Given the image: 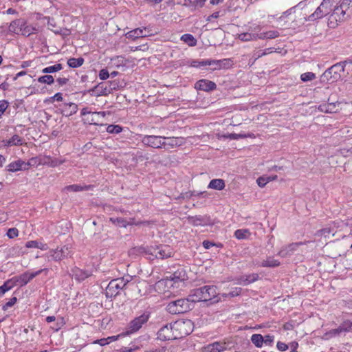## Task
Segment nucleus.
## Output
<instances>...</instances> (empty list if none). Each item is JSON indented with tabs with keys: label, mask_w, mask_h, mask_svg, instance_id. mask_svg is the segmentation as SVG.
Wrapping results in <instances>:
<instances>
[{
	"label": "nucleus",
	"mask_w": 352,
	"mask_h": 352,
	"mask_svg": "<svg viewBox=\"0 0 352 352\" xmlns=\"http://www.w3.org/2000/svg\"><path fill=\"white\" fill-rule=\"evenodd\" d=\"M218 288L215 285H205L204 287L192 289L190 294V299L196 302L208 301L214 300L218 302L221 300L219 297Z\"/></svg>",
	"instance_id": "1"
},
{
	"label": "nucleus",
	"mask_w": 352,
	"mask_h": 352,
	"mask_svg": "<svg viewBox=\"0 0 352 352\" xmlns=\"http://www.w3.org/2000/svg\"><path fill=\"white\" fill-rule=\"evenodd\" d=\"M195 302L190 299V295L186 298H180L170 302L167 311L171 314H179L188 311L194 307Z\"/></svg>",
	"instance_id": "2"
},
{
	"label": "nucleus",
	"mask_w": 352,
	"mask_h": 352,
	"mask_svg": "<svg viewBox=\"0 0 352 352\" xmlns=\"http://www.w3.org/2000/svg\"><path fill=\"white\" fill-rule=\"evenodd\" d=\"M345 64L343 62L338 63L327 69L321 76L322 82L333 83L341 78V73L344 71Z\"/></svg>",
	"instance_id": "3"
},
{
	"label": "nucleus",
	"mask_w": 352,
	"mask_h": 352,
	"mask_svg": "<svg viewBox=\"0 0 352 352\" xmlns=\"http://www.w3.org/2000/svg\"><path fill=\"white\" fill-rule=\"evenodd\" d=\"M130 280V276L119 278L111 280L105 290L106 297L112 298L120 294V292L126 287Z\"/></svg>",
	"instance_id": "4"
},
{
	"label": "nucleus",
	"mask_w": 352,
	"mask_h": 352,
	"mask_svg": "<svg viewBox=\"0 0 352 352\" xmlns=\"http://www.w3.org/2000/svg\"><path fill=\"white\" fill-rule=\"evenodd\" d=\"M72 254V248L68 245L57 247L56 249H52L47 252L44 256L48 261H60Z\"/></svg>",
	"instance_id": "5"
},
{
	"label": "nucleus",
	"mask_w": 352,
	"mask_h": 352,
	"mask_svg": "<svg viewBox=\"0 0 352 352\" xmlns=\"http://www.w3.org/2000/svg\"><path fill=\"white\" fill-rule=\"evenodd\" d=\"M149 318L150 313L148 311H144L140 316L135 317L128 324L126 331L123 332V336H129L138 332Z\"/></svg>",
	"instance_id": "6"
},
{
	"label": "nucleus",
	"mask_w": 352,
	"mask_h": 352,
	"mask_svg": "<svg viewBox=\"0 0 352 352\" xmlns=\"http://www.w3.org/2000/svg\"><path fill=\"white\" fill-rule=\"evenodd\" d=\"M333 0H323L314 12L306 19L309 21H315L330 14L332 11Z\"/></svg>",
	"instance_id": "7"
},
{
	"label": "nucleus",
	"mask_w": 352,
	"mask_h": 352,
	"mask_svg": "<svg viewBox=\"0 0 352 352\" xmlns=\"http://www.w3.org/2000/svg\"><path fill=\"white\" fill-rule=\"evenodd\" d=\"M147 252L158 259H164L173 256V249L167 245H160L148 248Z\"/></svg>",
	"instance_id": "8"
},
{
	"label": "nucleus",
	"mask_w": 352,
	"mask_h": 352,
	"mask_svg": "<svg viewBox=\"0 0 352 352\" xmlns=\"http://www.w3.org/2000/svg\"><path fill=\"white\" fill-rule=\"evenodd\" d=\"M177 339L189 335L193 330V324L190 320H179L174 322Z\"/></svg>",
	"instance_id": "9"
},
{
	"label": "nucleus",
	"mask_w": 352,
	"mask_h": 352,
	"mask_svg": "<svg viewBox=\"0 0 352 352\" xmlns=\"http://www.w3.org/2000/svg\"><path fill=\"white\" fill-rule=\"evenodd\" d=\"M48 271L47 268H43L34 272H25L20 276H14L13 278L15 280L16 285H19L22 287L27 285L30 280L41 274L42 272L47 274Z\"/></svg>",
	"instance_id": "10"
},
{
	"label": "nucleus",
	"mask_w": 352,
	"mask_h": 352,
	"mask_svg": "<svg viewBox=\"0 0 352 352\" xmlns=\"http://www.w3.org/2000/svg\"><path fill=\"white\" fill-rule=\"evenodd\" d=\"M157 338L162 341L172 340L177 339L176 332L173 324H166L157 332Z\"/></svg>",
	"instance_id": "11"
},
{
	"label": "nucleus",
	"mask_w": 352,
	"mask_h": 352,
	"mask_svg": "<svg viewBox=\"0 0 352 352\" xmlns=\"http://www.w3.org/2000/svg\"><path fill=\"white\" fill-rule=\"evenodd\" d=\"M34 161H35V158L34 157L31 158L28 162L19 159L16 161L10 163L6 166V170L8 172L12 173L21 170H27L30 168V166H32V162Z\"/></svg>",
	"instance_id": "12"
},
{
	"label": "nucleus",
	"mask_w": 352,
	"mask_h": 352,
	"mask_svg": "<svg viewBox=\"0 0 352 352\" xmlns=\"http://www.w3.org/2000/svg\"><path fill=\"white\" fill-rule=\"evenodd\" d=\"M186 279L187 275L186 271L183 268H179L173 274L167 277L166 283L170 284L171 286L177 284V287H179V284L183 285Z\"/></svg>",
	"instance_id": "13"
},
{
	"label": "nucleus",
	"mask_w": 352,
	"mask_h": 352,
	"mask_svg": "<svg viewBox=\"0 0 352 352\" xmlns=\"http://www.w3.org/2000/svg\"><path fill=\"white\" fill-rule=\"evenodd\" d=\"M162 138L163 136L160 135H144L142 136L141 142L146 146H150L154 148H160L163 146Z\"/></svg>",
	"instance_id": "14"
},
{
	"label": "nucleus",
	"mask_w": 352,
	"mask_h": 352,
	"mask_svg": "<svg viewBox=\"0 0 352 352\" xmlns=\"http://www.w3.org/2000/svg\"><path fill=\"white\" fill-rule=\"evenodd\" d=\"M192 67L199 68L205 66H211L213 69H220L222 67V61L219 60H203L201 61L193 60L190 63Z\"/></svg>",
	"instance_id": "15"
},
{
	"label": "nucleus",
	"mask_w": 352,
	"mask_h": 352,
	"mask_svg": "<svg viewBox=\"0 0 352 352\" xmlns=\"http://www.w3.org/2000/svg\"><path fill=\"white\" fill-rule=\"evenodd\" d=\"M302 244V243H293L283 247L278 252V255L283 258L290 256L297 250L298 248Z\"/></svg>",
	"instance_id": "16"
},
{
	"label": "nucleus",
	"mask_w": 352,
	"mask_h": 352,
	"mask_svg": "<svg viewBox=\"0 0 352 352\" xmlns=\"http://www.w3.org/2000/svg\"><path fill=\"white\" fill-rule=\"evenodd\" d=\"M216 84L210 80L206 79H201L198 80L195 85V89L204 91H210L216 89Z\"/></svg>",
	"instance_id": "17"
},
{
	"label": "nucleus",
	"mask_w": 352,
	"mask_h": 352,
	"mask_svg": "<svg viewBox=\"0 0 352 352\" xmlns=\"http://www.w3.org/2000/svg\"><path fill=\"white\" fill-rule=\"evenodd\" d=\"M109 221L115 225L124 228H126L129 225H139L141 223L140 222L135 221L133 218L126 219L122 217H111Z\"/></svg>",
	"instance_id": "18"
},
{
	"label": "nucleus",
	"mask_w": 352,
	"mask_h": 352,
	"mask_svg": "<svg viewBox=\"0 0 352 352\" xmlns=\"http://www.w3.org/2000/svg\"><path fill=\"white\" fill-rule=\"evenodd\" d=\"M227 349V344L225 342H214L207 344L204 347V352H223Z\"/></svg>",
	"instance_id": "19"
},
{
	"label": "nucleus",
	"mask_w": 352,
	"mask_h": 352,
	"mask_svg": "<svg viewBox=\"0 0 352 352\" xmlns=\"http://www.w3.org/2000/svg\"><path fill=\"white\" fill-rule=\"evenodd\" d=\"M3 145L5 147L21 146L25 143V140L17 134L13 135L10 138L3 140Z\"/></svg>",
	"instance_id": "20"
},
{
	"label": "nucleus",
	"mask_w": 352,
	"mask_h": 352,
	"mask_svg": "<svg viewBox=\"0 0 352 352\" xmlns=\"http://www.w3.org/2000/svg\"><path fill=\"white\" fill-rule=\"evenodd\" d=\"M91 91L95 94L96 96H108L111 93V89L109 88L108 85L100 82L95 86Z\"/></svg>",
	"instance_id": "21"
},
{
	"label": "nucleus",
	"mask_w": 352,
	"mask_h": 352,
	"mask_svg": "<svg viewBox=\"0 0 352 352\" xmlns=\"http://www.w3.org/2000/svg\"><path fill=\"white\" fill-rule=\"evenodd\" d=\"M78 111V105L73 102L64 103L60 107L61 113L65 116H71Z\"/></svg>",
	"instance_id": "22"
},
{
	"label": "nucleus",
	"mask_w": 352,
	"mask_h": 352,
	"mask_svg": "<svg viewBox=\"0 0 352 352\" xmlns=\"http://www.w3.org/2000/svg\"><path fill=\"white\" fill-rule=\"evenodd\" d=\"M20 29V34L25 36H29L31 34H35L37 31V29L35 27L27 25L26 22L23 20V25Z\"/></svg>",
	"instance_id": "23"
},
{
	"label": "nucleus",
	"mask_w": 352,
	"mask_h": 352,
	"mask_svg": "<svg viewBox=\"0 0 352 352\" xmlns=\"http://www.w3.org/2000/svg\"><path fill=\"white\" fill-rule=\"evenodd\" d=\"M16 285L13 277L5 281L3 285L0 286V296H3L6 292L10 291Z\"/></svg>",
	"instance_id": "24"
},
{
	"label": "nucleus",
	"mask_w": 352,
	"mask_h": 352,
	"mask_svg": "<svg viewBox=\"0 0 352 352\" xmlns=\"http://www.w3.org/2000/svg\"><path fill=\"white\" fill-rule=\"evenodd\" d=\"M162 140H166V141H162V142H163L162 147H164L165 148H173L180 144L179 142V139L177 138H168V137L163 136Z\"/></svg>",
	"instance_id": "25"
},
{
	"label": "nucleus",
	"mask_w": 352,
	"mask_h": 352,
	"mask_svg": "<svg viewBox=\"0 0 352 352\" xmlns=\"http://www.w3.org/2000/svg\"><path fill=\"white\" fill-rule=\"evenodd\" d=\"M226 186L225 182L222 179H212L208 186V188L214 189L217 190H223Z\"/></svg>",
	"instance_id": "26"
},
{
	"label": "nucleus",
	"mask_w": 352,
	"mask_h": 352,
	"mask_svg": "<svg viewBox=\"0 0 352 352\" xmlns=\"http://www.w3.org/2000/svg\"><path fill=\"white\" fill-rule=\"evenodd\" d=\"M146 28H136L131 31H129L126 36L129 38L136 39L141 37H144L146 36L145 34Z\"/></svg>",
	"instance_id": "27"
},
{
	"label": "nucleus",
	"mask_w": 352,
	"mask_h": 352,
	"mask_svg": "<svg viewBox=\"0 0 352 352\" xmlns=\"http://www.w3.org/2000/svg\"><path fill=\"white\" fill-rule=\"evenodd\" d=\"M90 275H91V273L89 272L82 270L79 268H76L73 270V276L78 281L84 280L85 278L89 277Z\"/></svg>",
	"instance_id": "28"
},
{
	"label": "nucleus",
	"mask_w": 352,
	"mask_h": 352,
	"mask_svg": "<svg viewBox=\"0 0 352 352\" xmlns=\"http://www.w3.org/2000/svg\"><path fill=\"white\" fill-rule=\"evenodd\" d=\"M258 278V275L257 274H252L249 275H245L241 276L239 279V283H242L244 285H247L248 284H250L256 280H257Z\"/></svg>",
	"instance_id": "29"
},
{
	"label": "nucleus",
	"mask_w": 352,
	"mask_h": 352,
	"mask_svg": "<svg viewBox=\"0 0 352 352\" xmlns=\"http://www.w3.org/2000/svg\"><path fill=\"white\" fill-rule=\"evenodd\" d=\"M25 247L27 248H37L41 250H47L48 249V246L46 243L37 241H29L26 242Z\"/></svg>",
	"instance_id": "30"
},
{
	"label": "nucleus",
	"mask_w": 352,
	"mask_h": 352,
	"mask_svg": "<svg viewBox=\"0 0 352 352\" xmlns=\"http://www.w3.org/2000/svg\"><path fill=\"white\" fill-rule=\"evenodd\" d=\"M280 36L277 30H270L265 32L258 34V39H272Z\"/></svg>",
	"instance_id": "31"
},
{
	"label": "nucleus",
	"mask_w": 352,
	"mask_h": 352,
	"mask_svg": "<svg viewBox=\"0 0 352 352\" xmlns=\"http://www.w3.org/2000/svg\"><path fill=\"white\" fill-rule=\"evenodd\" d=\"M23 25V20L22 19H16L13 21H12L9 25V31L12 33H15L17 34H20V28H21V25Z\"/></svg>",
	"instance_id": "32"
},
{
	"label": "nucleus",
	"mask_w": 352,
	"mask_h": 352,
	"mask_svg": "<svg viewBox=\"0 0 352 352\" xmlns=\"http://www.w3.org/2000/svg\"><path fill=\"white\" fill-rule=\"evenodd\" d=\"M189 221L195 226H205L208 223V219L202 216L191 217Z\"/></svg>",
	"instance_id": "33"
},
{
	"label": "nucleus",
	"mask_w": 352,
	"mask_h": 352,
	"mask_svg": "<svg viewBox=\"0 0 352 352\" xmlns=\"http://www.w3.org/2000/svg\"><path fill=\"white\" fill-rule=\"evenodd\" d=\"M280 261L274 259L273 257H267L265 260L263 261L261 263V267H275L279 266Z\"/></svg>",
	"instance_id": "34"
},
{
	"label": "nucleus",
	"mask_w": 352,
	"mask_h": 352,
	"mask_svg": "<svg viewBox=\"0 0 352 352\" xmlns=\"http://www.w3.org/2000/svg\"><path fill=\"white\" fill-rule=\"evenodd\" d=\"M238 38L242 41H250L258 39V34L250 32L239 34Z\"/></svg>",
	"instance_id": "35"
},
{
	"label": "nucleus",
	"mask_w": 352,
	"mask_h": 352,
	"mask_svg": "<svg viewBox=\"0 0 352 352\" xmlns=\"http://www.w3.org/2000/svg\"><path fill=\"white\" fill-rule=\"evenodd\" d=\"M277 179V175H273V176H261L259 177L257 180L256 183L257 184L263 188L264 187L268 182L271 181L276 180Z\"/></svg>",
	"instance_id": "36"
},
{
	"label": "nucleus",
	"mask_w": 352,
	"mask_h": 352,
	"mask_svg": "<svg viewBox=\"0 0 352 352\" xmlns=\"http://www.w3.org/2000/svg\"><path fill=\"white\" fill-rule=\"evenodd\" d=\"M251 342L257 348H261L263 346L264 338L261 334H253L251 336Z\"/></svg>",
	"instance_id": "37"
},
{
	"label": "nucleus",
	"mask_w": 352,
	"mask_h": 352,
	"mask_svg": "<svg viewBox=\"0 0 352 352\" xmlns=\"http://www.w3.org/2000/svg\"><path fill=\"white\" fill-rule=\"evenodd\" d=\"M181 40L188 44L190 47H194L197 45V40L190 34H184L181 36Z\"/></svg>",
	"instance_id": "38"
},
{
	"label": "nucleus",
	"mask_w": 352,
	"mask_h": 352,
	"mask_svg": "<svg viewBox=\"0 0 352 352\" xmlns=\"http://www.w3.org/2000/svg\"><path fill=\"white\" fill-rule=\"evenodd\" d=\"M63 68V67L62 64L56 63L54 65L48 66V67L43 68L41 70V72L43 74H52V73H55V72H59Z\"/></svg>",
	"instance_id": "39"
},
{
	"label": "nucleus",
	"mask_w": 352,
	"mask_h": 352,
	"mask_svg": "<svg viewBox=\"0 0 352 352\" xmlns=\"http://www.w3.org/2000/svg\"><path fill=\"white\" fill-rule=\"evenodd\" d=\"M234 235L239 240L247 239L250 236V232L248 229H239L234 232Z\"/></svg>",
	"instance_id": "40"
},
{
	"label": "nucleus",
	"mask_w": 352,
	"mask_h": 352,
	"mask_svg": "<svg viewBox=\"0 0 352 352\" xmlns=\"http://www.w3.org/2000/svg\"><path fill=\"white\" fill-rule=\"evenodd\" d=\"M84 63V59L81 57L76 58H70L67 60V65L69 67L72 68H77L80 67Z\"/></svg>",
	"instance_id": "41"
},
{
	"label": "nucleus",
	"mask_w": 352,
	"mask_h": 352,
	"mask_svg": "<svg viewBox=\"0 0 352 352\" xmlns=\"http://www.w3.org/2000/svg\"><path fill=\"white\" fill-rule=\"evenodd\" d=\"M338 332H350L352 331V321L344 320L338 328Z\"/></svg>",
	"instance_id": "42"
},
{
	"label": "nucleus",
	"mask_w": 352,
	"mask_h": 352,
	"mask_svg": "<svg viewBox=\"0 0 352 352\" xmlns=\"http://www.w3.org/2000/svg\"><path fill=\"white\" fill-rule=\"evenodd\" d=\"M332 10V15L335 16L336 21H341L344 19L345 12L340 6H336Z\"/></svg>",
	"instance_id": "43"
},
{
	"label": "nucleus",
	"mask_w": 352,
	"mask_h": 352,
	"mask_svg": "<svg viewBox=\"0 0 352 352\" xmlns=\"http://www.w3.org/2000/svg\"><path fill=\"white\" fill-rule=\"evenodd\" d=\"M38 82L42 84L52 85L54 82V77L52 75H45L38 78Z\"/></svg>",
	"instance_id": "44"
},
{
	"label": "nucleus",
	"mask_w": 352,
	"mask_h": 352,
	"mask_svg": "<svg viewBox=\"0 0 352 352\" xmlns=\"http://www.w3.org/2000/svg\"><path fill=\"white\" fill-rule=\"evenodd\" d=\"M87 188H88L85 186H82L78 185V184H73V185H69V186L65 187L64 190H67V191L79 192V191H82L84 190H87Z\"/></svg>",
	"instance_id": "45"
},
{
	"label": "nucleus",
	"mask_w": 352,
	"mask_h": 352,
	"mask_svg": "<svg viewBox=\"0 0 352 352\" xmlns=\"http://www.w3.org/2000/svg\"><path fill=\"white\" fill-rule=\"evenodd\" d=\"M122 131V128L119 125L109 124L107 127V131L109 133L118 134Z\"/></svg>",
	"instance_id": "46"
},
{
	"label": "nucleus",
	"mask_w": 352,
	"mask_h": 352,
	"mask_svg": "<svg viewBox=\"0 0 352 352\" xmlns=\"http://www.w3.org/2000/svg\"><path fill=\"white\" fill-rule=\"evenodd\" d=\"M316 78V74L312 72H306L300 76V79L303 82H308L314 80Z\"/></svg>",
	"instance_id": "47"
},
{
	"label": "nucleus",
	"mask_w": 352,
	"mask_h": 352,
	"mask_svg": "<svg viewBox=\"0 0 352 352\" xmlns=\"http://www.w3.org/2000/svg\"><path fill=\"white\" fill-rule=\"evenodd\" d=\"M241 292V287H235L232 291L229 292L228 294H223L222 296L223 298H232L235 296H238Z\"/></svg>",
	"instance_id": "48"
},
{
	"label": "nucleus",
	"mask_w": 352,
	"mask_h": 352,
	"mask_svg": "<svg viewBox=\"0 0 352 352\" xmlns=\"http://www.w3.org/2000/svg\"><path fill=\"white\" fill-rule=\"evenodd\" d=\"M253 136V134L250 133H231L229 135V138L232 140H239L241 138H252Z\"/></svg>",
	"instance_id": "49"
},
{
	"label": "nucleus",
	"mask_w": 352,
	"mask_h": 352,
	"mask_svg": "<svg viewBox=\"0 0 352 352\" xmlns=\"http://www.w3.org/2000/svg\"><path fill=\"white\" fill-rule=\"evenodd\" d=\"M9 106V102L6 100H0V118H1V116L5 113L6 109H8Z\"/></svg>",
	"instance_id": "50"
},
{
	"label": "nucleus",
	"mask_w": 352,
	"mask_h": 352,
	"mask_svg": "<svg viewBox=\"0 0 352 352\" xmlns=\"http://www.w3.org/2000/svg\"><path fill=\"white\" fill-rule=\"evenodd\" d=\"M263 338H264L263 344H265V345H267V346H272V344L274 343V336L268 334V335L263 336Z\"/></svg>",
	"instance_id": "51"
},
{
	"label": "nucleus",
	"mask_w": 352,
	"mask_h": 352,
	"mask_svg": "<svg viewBox=\"0 0 352 352\" xmlns=\"http://www.w3.org/2000/svg\"><path fill=\"white\" fill-rule=\"evenodd\" d=\"M47 26L48 28L51 30H52L56 34H59V31L57 30H54V28L56 27V23L54 19H52L50 17H47Z\"/></svg>",
	"instance_id": "52"
},
{
	"label": "nucleus",
	"mask_w": 352,
	"mask_h": 352,
	"mask_svg": "<svg viewBox=\"0 0 352 352\" xmlns=\"http://www.w3.org/2000/svg\"><path fill=\"white\" fill-rule=\"evenodd\" d=\"M17 301L16 297H12L11 298L8 302H7L5 305H3L2 309L6 311L9 307H12Z\"/></svg>",
	"instance_id": "53"
},
{
	"label": "nucleus",
	"mask_w": 352,
	"mask_h": 352,
	"mask_svg": "<svg viewBox=\"0 0 352 352\" xmlns=\"http://www.w3.org/2000/svg\"><path fill=\"white\" fill-rule=\"evenodd\" d=\"M19 235V230L15 228L8 229L7 236L10 239H14Z\"/></svg>",
	"instance_id": "54"
},
{
	"label": "nucleus",
	"mask_w": 352,
	"mask_h": 352,
	"mask_svg": "<svg viewBox=\"0 0 352 352\" xmlns=\"http://www.w3.org/2000/svg\"><path fill=\"white\" fill-rule=\"evenodd\" d=\"M99 78L101 80H107L109 77H110L109 72L106 69H102L100 71L98 74Z\"/></svg>",
	"instance_id": "55"
},
{
	"label": "nucleus",
	"mask_w": 352,
	"mask_h": 352,
	"mask_svg": "<svg viewBox=\"0 0 352 352\" xmlns=\"http://www.w3.org/2000/svg\"><path fill=\"white\" fill-rule=\"evenodd\" d=\"M276 348L280 351H285L289 349V345L284 342L278 341L276 344Z\"/></svg>",
	"instance_id": "56"
},
{
	"label": "nucleus",
	"mask_w": 352,
	"mask_h": 352,
	"mask_svg": "<svg viewBox=\"0 0 352 352\" xmlns=\"http://www.w3.org/2000/svg\"><path fill=\"white\" fill-rule=\"evenodd\" d=\"M49 160H50V162H48V164L51 167H55L58 165H60L63 163L64 161L58 160L57 159L52 160L50 157H48Z\"/></svg>",
	"instance_id": "57"
},
{
	"label": "nucleus",
	"mask_w": 352,
	"mask_h": 352,
	"mask_svg": "<svg viewBox=\"0 0 352 352\" xmlns=\"http://www.w3.org/2000/svg\"><path fill=\"white\" fill-rule=\"evenodd\" d=\"M108 83L109 88L111 89V92L113 90L118 89L119 87V81L117 80L109 81Z\"/></svg>",
	"instance_id": "58"
},
{
	"label": "nucleus",
	"mask_w": 352,
	"mask_h": 352,
	"mask_svg": "<svg viewBox=\"0 0 352 352\" xmlns=\"http://www.w3.org/2000/svg\"><path fill=\"white\" fill-rule=\"evenodd\" d=\"M219 246V247H221L222 245L221 244H219V245H217L211 241H203V246L205 249H210L211 247L212 246Z\"/></svg>",
	"instance_id": "59"
},
{
	"label": "nucleus",
	"mask_w": 352,
	"mask_h": 352,
	"mask_svg": "<svg viewBox=\"0 0 352 352\" xmlns=\"http://www.w3.org/2000/svg\"><path fill=\"white\" fill-rule=\"evenodd\" d=\"M350 6H351V3H349L346 0H343L340 5V6L343 9V10L344 11L345 13H346V11L349 9Z\"/></svg>",
	"instance_id": "60"
},
{
	"label": "nucleus",
	"mask_w": 352,
	"mask_h": 352,
	"mask_svg": "<svg viewBox=\"0 0 352 352\" xmlns=\"http://www.w3.org/2000/svg\"><path fill=\"white\" fill-rule=\"evenodd\" d=\"M138 349H139V346H135L133 348L122 347L120 349V352H134Z\"/></svg>",
	"instance_id": "61"
},
{
	"label": "nucleus",
	"mask_w": 352,
	"mask_h": 352,
	"mask_svg": "<svg viewBox=\"0 0 352 352\" xmlns=\"http://www.w3.org/2000/svg\"><path fill=\"white\" fill-rule=\"evenodd\" d=\"M289 347L291 349V352H297V349L298 347V343L297 342H292L289 343Z\"/></svg>",
	"instance_id": "62"
},
{
	"label": "nucleus",
	"mask_w": 352,
	"mask_h": 352,
	"mask_svg": "<svg viewBox=\"0 0 352 352\" xmlns=\"http://www.w3.org/2000/svg\"><path fill=\"white\" fill-rule=\"evenodd\" d=\"M94 343H97L100 346H105L109 343V341H108V339L107 338L97 340L96 341L94 342Z\"/></svg>",
	"instance_id": "63"
},
{
	"label": "nucleus",
	"mask_w": 352,
	"mask_h": 352,
	"mask_svg": "<svg viewBox=\"0 0 352 352\" xmlns=\"http://www.w3.org/2000/svg\"><path fill=\"white\" fill-rule=\"evenodd\" d=\"M206 0H195L192 3V6L195 7L201 8L204 6Z\"/></svg>",
	"instance_id": "64"
}]
</instances>
